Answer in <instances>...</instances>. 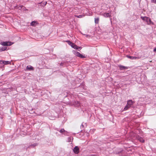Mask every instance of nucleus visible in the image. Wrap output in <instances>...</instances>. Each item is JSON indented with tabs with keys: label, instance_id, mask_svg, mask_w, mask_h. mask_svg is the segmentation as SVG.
<instances>
[{
	"label": "nucleus",
	"instance_id": "6",
	"mask_svg": "<svg viewBox=\"0 0 156 156\" xmlns=\"http://www.w3.org/2000/svg\"><path fill=\"white\" fill-rule=\"evenodd\" d=\"M27 69L28 70H33L34 69V68L31 66H27Z\"/></svg>",
	"mask_w": 156,
	"mask_h": 156
},
{
	"label": "nucleus",
	"instance_id": "8",
	"mask_svg": "<svg viewBox=\"0 0 156 156\" xmlns=\"http://www.w3.org/2000/svg\"><path fill=\"white\" fill-rule=\"evenodd\" d=\"M103 16L106 17H109L111 16V13H105L103 14Z\"/></svg>",
	"mask_w": 156,
	"mask_h": 156
},
{
	"label": "nucleus",
	"instance_id": "12",
	"mask_svg": "<svg viewBox=\"0 0 156 156\" xmlns=\"http://www.w3.org/2000/svg\"><path fill=\"white\" fill-rule=\"evenodd\" d=\"M99 18H95L94 21L95 23L98 24L99 23Z\"/></svg>",
	"mask_w": 156,
	"mask_h": 156
},
{
	"label": "nucleus",
	"instance_id": "22",
	"mask_svg": "<svg viewBox=\"0 0 156 156\" xmlns=\"http://www.w3.org/2000/svg\"><path fill=\"white\" fill-rule=\"evenodd\" d=\"M46 3H47V2H45V4H46Z\"/></svg>",
	"mask_w": 156,
	"mask_h": 156
},
{
	"label": "nucleus",
	"instance_id": "4",
	"mask_svg": "<svg viewBox=\"0 0 156 156\" xmlns=\"http://www.w3.org/2000/svg\"><path fill=\"white\" fill-rule=\"evenodd\" d=\"M74 153L76 154H78L79 152V149L78 147L76 146L73 150Z\"/></svg>",
	"mask_w": 156,
	"mask_h": 156
},
{
	"label": "nucleus",
	"instance_id": "9",
	"mask_svg": "<svg viewBox=\"0 0 156 156\" xmlns=\"http://www.w3.org/2000/svg\"><path fill=\"white\" fill-rule=\"evenodd\" d=\"M133 102L132 100H129L127 101V105L130 107L133 104Z\"/></svg>",
	"mask_w": 156,
	"mask_h": 156
},
{
	"label": "nucleus",
	"instance_id": "1",
	"mask_svg": "<svg viewBox=\"0 0 156 156\" xmlns=\"http://www.w3.org/2000/svg\"><path fill=\"white\" fill-rule=\"evenodd\" d=\"M141 18L144 21H145L147 22V24H153V23L152 22V21L151 20V19L148 17L146 16L144 17H141Z\"/></svg>",
	"mask_w": 156,
	"mask_h": 156
},
{
	"label": "nucleus",
	"instance_id": "19",
	"mask_svg": "<svg viewBox=\"0 0 156 156\" xmlns=\"http://www.w3.org/2000/svg\"><path fill=\"white\" fill-rule=\"evenodd\" d=\"M65 131V130L63 129H62L60 130V132L61 133H63V132H64Z\"/></svg>",
	"mask_w": 156,
	"mask_h": 156
},
{
	"label": "nucleus",
	"instance_id": "10",
	"mask_svg": "<svg viewBox=\"0 0 156 156\" xmlns=\"http://www.w3.org/2000/svg\"><path fill=\"white\" fill-rule=\"evenodd\" d=\"M37 24H38L37 23L36 21H32L30 23V25L32 26H35Z\"/></svg>",
	"mask_w": 156,
	"mask_h": 156
},
{
	"label": "nucleus",
	"instance_id": "21",
	"mask_svg": "<svg viewBox=\"0 0 156 156\" xmlns=\"http://www.w3.org/2000/svg\"><path fill=\"white\" fill-rule=\"evenodd\" d=\"M153 51L154 52H156V48L154 49Z\"/></svg>",
	"mask_w": 156,
	"mask_h": 156
},
{
	"label": "nucleus",
	"instance_id": "5",
	"mask_svg": "<svg viewBox=\"0 0 156 156\" xmlns=\"http://www.w3.org/2000/svg\"><path fill=\"white\" fill-rule=\"evenodd\" d=\"M73 48H74V49H76L78 50L79 48L80 49H81L82 48L80 47H78L77 45H76V44H75L74 43H73L72 45L71 46Z\"/></svg>",
	"mask_w": 156,
	"mask_h": 156
},
{
	"label": "nucleus",
	"instance_id": "11",
	"mask_svg": "<svg viewBox=\"0 0 156 156\" xmlns=\"http://www.w3.org/2000/svg\"><path fill=\"white\" fill-rule=\"evenodd\" d=\"M119 67L120 68V70H123V69H127V67H126V66H121V65H120V66H119Z\"/></svg>",
	"mask_w": 156,
	"mask_h": 156
},
{
	"label": "nucleus",
	"instance_id": "7",
	"mask_svg": "<svg viewBox=\"0 0 156 156\" xmlns=\"http://www.w3.org/2000/svg\"><path fill=\"white\" fill-rule=\"evenodd\" d=\"M127 57L131 59H136L140 58L139 57H133L131 56H127Z\"/></svg>",
	"mask_w": 156,
	"mask_h": 156
},
{
	"label": "nucleus",
	"instance_id": "17",
	"mask_svg": "<svg viewBox=\"0 0 156 156\" xmlns=\"http://www.w3.org/2000/svg\"><path fill=\"white\" fill-rule=\"evenodd\" d=\"M66 42L68 43V44L71 46L73 44V43L71 42V41H67Z\"/></svg>",
	"mask_w": 156,
	"mask_h": 156
},
{
	"label": "nucleus",
	"instance_id": "2",
	"mask_svg": "<svg viewBox=\"0 0 156 156\" xmlns=\"http://www.w3.org/2000/svg\"><path fill=\"white\" fill-rule=\"evenodd\" d=\"M13 43L10 42H2L1 43V44L3 46H9L12 45Z\"/></svg>",
	"mask_w": 156,
	"mask_h": 156
},
{
	"label": "nucleus",
	"instance_id": "3",
	"mask_svg": "<svg viewBox=\"0 0 156 156\" xmlns=\"http://www.w3.org/2000/svg\"><path fill=\"white\" fill-rule=\"evenodd\" d=\"M74 54L76 56L80 57L82 58H85V57L83 55L80 54V53L77 51H76L74 53Z\"/></svg>",
	"mask_w": 156,
	"mask_h": 156
},
{
	"label": "nucleus",
	"instance_id": "14",
	"mask_svg": "<svg viewBox=\"0 0 156 156\" xmlns=\"http://www.w3.org/2000/svg\"><path fill=\"white\" fill-rule=\"evenodd\" d=\"M84 15H79V16H77V15H75V17H77V18H81L84 17Z\"/></svg>",
	"mask_w": 156,
	"mask_h": 156
},
{
	"label": "nucleus",
	"instance_id": "18",
	"mask_svg": "<svg viewBox=\"0 0 156 156\" xmlns=\"http://www.w3.org/2000/svg\"><path fill=\"white\" fill-rule=\"evenodd\" d=\"M6 49L5 48H2L1 49L0 48V51H4Z\"/></svg>",
	"mask_w": 156,
	"mask_h": 156
},
{
	"label": "nucleus",
	"instance_id": "20",
	"mask_svg": "<svg viewBox=\"0 0 156 156\" xmlns=\"http://www.w3.org/2000/svg\"><path fill=\"white\" fill-rule=\"evenodd\" d=\"M151 3L156 4V0H151Z\"/></svg>",
	"mask_w": 156,
	"mask_h": 156
},
{
	"label": "nucleus",
	"instance_id": "13",
	"mask_svg": "<svg viewBox=\"0 0 156 156\" xmlns=\"http://www.w3.org/2000/svg\"><path fill=\"white\" fill-rule=\"evenodd\" d=\"M3 63L5 65L8 64L10 63V62L9 61H3Z\"/></svg>",
	"mask_w": 156,
	"mask_h": 156
},
{
	"label": "nucleus",
	"instance_id": "15",
	"mask_svg": "<svg viewBox=\"0 0 156 156\" xmlns=\"http://www.w3.org/2000/svg\"><path fill=\"white\" fill-rule=\"evenodd\" d=\"M130 107L127 104L126 106H125V107L124 108V110H127Z\"/></svg>",
	"mask_w": 156,
	"mask_h": 156
},
{
	"label": "nucleus",
	"instance_id": "16",
	"mask_svg": "<svg viewBox=\"0 0 156 156\" xmlns=\"http://www.w3.org/2000/svg\"><path fill=\"white\" fill-rule=\"evenodd\" d=\"M138 140L141 142H144V140L141 137H140L138 138Z\"/></svg>",
	"mask_w": 156,
	"mask_h": 156
}]
</instances>
